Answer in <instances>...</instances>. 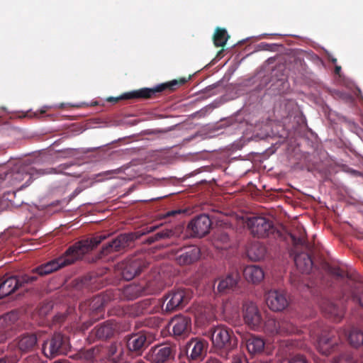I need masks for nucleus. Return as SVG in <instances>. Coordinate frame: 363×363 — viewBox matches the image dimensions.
I'll return each instance as SVG.
<instances>
[{"label": "nucleus", "instance_id": "nucleus-1", "mask_svg": "<svg viewBox=\"0 0 363 363\" xmlns=\"http://www.w3.org/2000/svg\"><path fill=\"white\" fill-rule=\"evenodd\" d=\"M106 238V235H99L91 239L77 242L69 247L63 255L34 269L32 273H37L40 276H44L69 265L82 259L86 253L92 250Z\"/></svg>", "mask_w": 363, "mask_h": 363}, {"label": "nucleus", "instance_id": "nucleus-2", "mask_svg": "<svg viewBox=\"0 0 363 363\" xmlns=\"http://www.w3.org/2000/svg\"><path fill=\"white\" fill-rule=\"evenodd\" d=\"M187 81L188 79L182 77L179 79H174L167 83L158 84L153 88H142L130 92L125 93L120 97H110L108 99V101L117 102L121 99H150L156 96L157 94L167 90L169 91H173L178 87L184 85Z\"/></svg>", "mask_w": 363, "mask_h": 363}, {"label": "nucleus", "instance_id": "nucleus-3", "mask_svg": "<svg viewBox=\"0 0 363 363\" xmlns=\"http://www.w3.org/2000/svg\"><path fill=\"white\" fill-rule=\"evenodd\" d=\"M52 173L51 169H37L30 165H22L12 169L5 167L0 168V182H31L38 179L40 176Z\"/></svg>", "mask_w": 363, "mask_h": 363}, {"label": "nucleus", "instance_id": "nucleus-4", "mask_svg": "<svg viewBox=\"0 0 363 363\" xmlns=\"http://www.w3.org/2000/svg\"><path fill=\"white\" fill-rule=\"evenodd\" d=\"M345 329L340 331L335 330H323L318 336L315 346L318 351L323 355L328 356L335 352L340 343V337L346 335Z\"/></svg>", "mask_w": 363, "mask_h": 363}, {"label": "nucleus", "instance_id": "nucleus-5", "mask_svg": "<svg viewBox=\"0 0 363 363\" xmlns=\"http://www.w3.org/2000/svg\"><path fill=\"white\" fill-rule=\"evenodd\" d=\"M211 340L215 350H224L228 352L236 346L237 342L233 332L225 326H218L213 329Z\"/></svg>", "mask_w": 363, "mask_h": 363}, {"label": "nucleus", "instance_id": "nucleus-6", "mask_svg": "<svg viewBox=\"0 0 363 363\" xmlns=\"http://www.w3.org/2000/svg\"><path fill=\"white\" fill-rule=\"evenodd\" d=\"M245 223L249 228L251 234L259 238L268 237L274 231L272 220L265 217H249L246 218Z\"/></svg>", "mask_w": 363, "mask_h": 363}, {"label": "nucleus", "instance_id": "nucleus-7", "mask_svg": "<svg viewBox=\"0 0 363 363\" xmlns=\"http://www.w3.org/2000/svg\"><path fill=\"white\" fill-rule=\"evenodd\" d=\"M67 350V340L60 333L54 334L52 338L43 345V352L49 358L66 354Z\"/></svg>", "mask_w": 363, "mask_h": 363}, {"label": "nucleus", "instance_id": "nucleus-8", "mask_svg": "<svg viewBox=\"0 0 363 363\" xmlns=\"http://www.w3.org/2000/svg\"><path fill=\"white\" fill-rule=\"evenodd\" d=\"M264 329L270 335L291 334L296 331L291 322L286 320H277L272 317L267 318L264 325Z\"/></svg>", "mask_w": 363, "mask_h": 363}, {"label": "nucleus", "instance_id": "nucleus-9", "mask_svg": "<svg viewBox=\"0 0 363 363\" xmlns=\"http://www.w3.org/2000/svg\"><path fill=\"white\" fill-rule=\"evenodd\" d=\"M243 318L245 323L253 330L262 326V317L255 303L246 302L243 305Z\"/></svg>", "mask_w": 363, "mask_h": 363}, {"label": "nucleus", "instance_id": "nucleus-10", "mask_svg": "<svg viewBox=\"0 0 363 363\" xmlns=\"http://www.w3.org/2000/svg\"><path fill=\"white\" fill-rule=\"evenodd\" d=\"M211 221L206 214H201L192 219L187 225V229L192 237L201 238L209 233Z\"/></svg>", "mask_w": 363, "mask_h": 363}, {"label": "nucleus", "instance_id": "nucleus-11", "mask_svg": "<svg viewBox=\"0 0 363 363\" xmlns=\"http://www.w3.org/2000/svg\"><path fill=\"white\" fill-rule=\"evenodd\" d=\"M190 299L188 292L183 289H177L170 292L166 297L164 309L172 311L184 306Z\"/></svg>", "mask_w": 363, "mask_h": 363}, {"label": "nucleus", "instance_id": "nucleus-12", "mask_svg": "<svg viewBox=\"0 0 363 363\" xmlns=\"http://www.w3.org/2000/svg\"><path fill=\"white\" fill-rule=\"evenodd\" d=\"M267 306L273 311H281L289 305L286 294L281 291L271 290L265 295Z\"/></svg>", "mask_w": 363, "mask_h": 363}, {"label": "nucleus", "instance_id": "nucleus-13", "mask_svg": "<svg viewBox=\"0 0 363 363\" xmlns=\"http://www.w3.org/2000/svg\"><path fill=\"white\" fill-rule=\"evenodd\" d=\"M157 228V226L146 227L144 229L137 232L135 235L133 234H121L116 238L113 240L115 250L117 252L124 249L128 245V242L133 240L135 238H137L141 235L153 232Z\"/></svg>", "mask_w": 363, "mask_h": 363}, {"label": "nucleus", "instance_id": "nucleus-14", "mask_svg": "<svg viewBox=\"0 0 363 363\" xmlns=\"http://www.w3.org/2000/svg\"><path fill=\"white\" fill-rule=\"evenodd\" d=\"M200 253V249L197 246H188L179 251L176 260L180 265L190 264L199 259Z\"/></svg>", "mask_w": 363, "mask_h": 363}, {"label": "nucleus", "instance_id": "nucleus-15", "mask_svg": "<svg viewBox=\"0 0 363 363\" xmlns=\"http://www.w3.org/2000/svg\"><path fill=\"white\" fill-rule=\"evenodd\" d=\"M172 350L168 345L152 347L147 354V360L152 363H163L172 356Z\"/></svg>", "mask_w": 363, "mask_h": 363}, {"label": "nucleus", "instance_id": "nucleus-16", "mask_svg": "<svg viewBox=\"0 0 363 363\" xmlns=\"http://www.w3.org/2000/svg\"><path fill=\"white\" fill-rule=\"evenodd\" d=\"M169 324L176 336L185 335L191 330V320L185 316H176L172 319Z\"/></svg>", "mask_w": 363, "mask_h": 363}, {"label": "nucleus", "instance_id": "nucleus-17", "mask_svg": "<svg viewBox=\"0 0 363 363\" xmlns=\"http://www.w3.org/2000/svg\"><path fill=\"white\" fill-rule=\"evenodd\" d=\"M240 276L238 272H233L218 279L217 290L219 293H227L238 284Z\"/></svg>", "mask_w": 363, "mask_h": 363}, {"label": "nucleus", "instance_id": "nucleus-18", "mask_svg": "<svg viewBox=\"0 0 363 363\" xmlns=\"http://www.w3.org/2000/svg\"><path fill=\"white\" fill-rule=\"evenodd\" d=\"M207 342L204 340L192 338L187 343V350L190 352L189 357L196 359L200 357L207 347Z\"/></svg>", "mask_w": 363, "mask_h": 363}, {"label": "nucleus", "instance_id": "nucleus-19", "mask_svg": "<svg viewBox=\"0 0 363 363\" xmlns=\"http://www.w3.org/2000/svg\"><path fill=\"white\" fill-rule=\"evenodd\" d=\"M146 343L147 337L144 333L133 334L127 340V347L130 352H140Z\"/></svg>", "mask_w": 363, "mask_h": 363}, {"label": "nucleus", "instance_id": "nucleus-20", "mask_svg": "<svg viewBox=\"0 0 363 363\" xmlns=\"http://www.w3.org/2000/svg\"><path fill=\"white\" fill-rule=\"evenodd\" d=\"M244 276L247 281L252 284H257L264 279V272L259 266L249 265L244 269Z\"/></svg>", "mask_w": 363, "mask_h": 363}, {"label": "nucleus", "instance_id": "nucleus-21", "mask_svg": "<svg viewBox=\"0 0 363 363\" xmlns=\"http://www.w3.org/2000/svg\"><path fill=\"white\" fill-rule=\"evenodd\" d=\"M267 250L264 245L259 242H255L250 245L247 250L248 257L253 261H259L264 258Z\"/></svg>", "mask_w": 363, "mask_h": 363}, {"label": "nucleus", "instance_id": "nucleus-22", "mask_svg": "<svg viewBox=\"0 0 363 363\" xmlns=\"http://www.w3.org/2000/svg\"><path fill=\"white\" fill-rule=\"evenodd\" d=\"M17 277L12 276L0 282V298L10 295L18 288Z\"/></svg>", "mask_w": 363, "mask_h": 363}, {"label": "nucleus", "instance_id": "nucleus-23", "mask_svg": "<svg viewBox=\"0 0 363 363\" xmlns=\"http://www.w3.org/2000/svg\"><path fill=\"white\" fill-rule=\"evenodd\" d=\"M294 262L297 269L301 273L308 274L312 269V259L311 257L306 253L298 254L294 258Z\"/></svg>", "mask_w": 363, "mask_h": 363}, {"label": "nucleus", "instance_id": "nucleus-24", "mask_svg": "<svg viewBox=\"0 0 363 363\" xmlns=\"http://www.w3.org/2000/svg\"><path fill=\"white\" fill-rule=\"evenodd\" d=\"M140 262L138 260H133L126 264L122 270V276L126 280L133 279L137 274L141 272Z\"/></svg>", "mask_w": 363, "mask_h": 363}, {"label": "nucleus", "instance_id": "nucleus-25", "mask_svg": "<svg viewBox=\"0 0 363 363\" xmlns=\"http://www.w3.org/2000/svg\"><path fill=\"white\" fill-rule=\"evenodd\" d=\"M113 324L110 321H106L96 326L93 333L99 339H106L113 334Z\"/></svg>", "mask_w": 363, "mask_h": 363}, {"label": "nucleus", "instance_id": "nucleus-26", "mask_svg": "<svg viewBox=\"0 0 363 363\" xmlns=\"http://www.w3.org/2000/svg\"><path fill=\"white\" fill-rule=\"evenodd\" d=\"M143 286L139 284H129L122 290V297L127 300H133L138 298L143 292Z\"/></svg>", "mask_w": 363, "mask_h": 363}, {"label": "nucleus", "instance_id": "nucleus-27", "mask_svg": "<svg viewBox=\"0 0 363 363\" xmlns=\"http://www.w3.org/2000/svg\"><path fill=\"white\" fill-rule=\"evenodd\" d=\"M246 347L250 353L258 354L262 352L264 347V342L260 337L251 336L246 341Z\"/></svg>", "mask_w": 363, "mask_h": 363}, {"label": "nucleus", "instance_id": "nucleus-28", "mask_svg": "<svg viewBox=\"0 0 363 363\" xmlns=\"http://www.w3.org/2000/svg\"><path fill=\"white\" fill-rule=\"evenodd\" d=\"M37 338L34 335H26L22 336L18 342V347L22 352H27L31 350L36 344Z\"/></svg>", "mask_w": 363, "mask_h": 363}, {"label": "nucleus", "instance_id": "nucleus-29", "mask_svg": "<svg viewBox=\"0 0 363 363\" xmlns=\"http://www.w3.org/2000/svg\"><path fill=\"white\" fill-rule=\"evenodd\" d=\"M347 340L354 347L363 345V331L357 328H352L347 334Z\"/></svg>", "mask_w": 363, "mask_h": 363}, {"label": "nucleus", "instance_id": "nucleus-30", "mask_svg": "<svg viewBox=\"0 0 363 363\" xmlns=\"http://www.w3.org/2000/svg\"><path fill=\"white\" fill-rule=\"evenodd\" d=\"M229 38L230 36L225 28H217L213 37V43L216 47L223 48Z\"/></svg>", "mask_w": 363, "mask_h": 363}, {"label": "nucleus", "instance_id": "nucleus-31", "mask_svg": "<svg viewBox=\"0 0 363 363\" xmlns=\"http://www.w3.org/2000/svg\"><path fill=\"white\" fill-rule=\"evenodd\" d=\"M325 313L333 317L335 320H340L343 316V311L338 308L333 302L328 301L323 306Z\"/></svg>", "mask_w": 363, "mask_h": 363}, {"label": "nucleus", "instance_id": "nucleus-32", "mask_svg": "<svg viewBox=\"0 0 363 363\" xmlns=\"http://www.w3.org/2000/svg\"><path fill=\"white\" fill-rule=\"evenodd\" d=\"M172 234L173 233L171 230L165 229L159 233H157L155 235L152 236H150L147 238V242L148 243H152L161 239L170 238L172 235Z\"/></svg>", "mask_w": 363, "mask_h": 363}, {"label": "nucleus", "instance_id": "nucleus-33", "mask_svg": "<svg viewBox=\"0 0 363 363\" xmlns=\"http://www.w3.org/2000/svg\"><path fill=\"white\" fill-rule=\"evenodd\" d=\"M229 237L226 233H221L215 237V245L217 248L225 249L228 247Z\"/></svg>", "mask_w": 363, "mask_h": 363}, {"label": "nucleus", "instance_id": "nucleus-34", "mask_svg": "<svg viewBox=\"0 0 363 363\" xmlns=\"http://www.w3.org/2000/svg\"><path fill=\"white\" fill-rule=\"evenodd\" d=\"M38 277L33 274H23L20 277H17L18 281V286H22L24 284H30L37 280Z\"/></svg>", "mask_w": 363, "mask_h": 363}, {"label": "nucleus", "instance_id": "nucleus-35", "mask_svg": "<svg viewBox=\"0 0 363 363\" xmlns=\"http://www.w3.org/2000/svg\"><path fill=\"white\" fill-rule=\"evenodd\" d=\"M16 319L15 313H9L0 318V326L6 327L13 323Z\"/></svg>", "mask_w": 363, "mask_h": 363}, {"label": "nucleus", "instance_id": "nucleus-36", "mask_svg": "<svg viewBox=\"0 0 363 363\" xmlns=\"http://www.w3.org/2000/svg\"><path fill=\"white\" fill-rule=\"evenodd\" d=\"M335 363H357L352 354L344 353L334 359Z\"/></svg>", "mask_w": 363, "mask_h": 363}, {"label": "nucleus", "instance_id": "nucleus-37", "mask_svg": "<svg viewBox=\"0 0 363 363\" xmlns=\"http://www.w3.org/2000/svg\"><path fill=\"white\" fill-rule=\"evenodd\" d=\"M280 363H306V360L303 356L296 355L289 359H283Z\"/></svg>", "mask_w": 363, "mask_h": 363}, {"label": "nucleus", "instance_id": "nucleus-38", "mask_svg": "<svg viewBox=\"0 0 363 363\" xmlns=\"http://www.w3.org/2000/svg\"><path fill=\"white\" fill-rule=\"evenodd\" d=\"M114 252H117L115 250V247L113 245V242L111 240V242H108L107 244L103 246L102 247V253L104 255H108Z\"/></svg>", "mask_w": 363, "mask_h": 363}, {"label": "nucleus", "instance_id": "nucleus-39", "mask_svg": "<svg viewBox=\"0 0 363 363\" xmlns=\"http://www.w3.org/2000/svg\"><path fill=\"white\" fill-rule=\"evenodd\" d=\"M118 347H119V345L114 342V343H112L109 347H108V355L110 357H112L113 355H115L118 350Z\"/></svg>", "mask_w": 363, "mask_h": 363}, {"label": "nucleus", "instance_id": "nucleus-40", "mask_svg": "<svg viewBox=\"0 0 363 363\" xmlns=\"http://www.w3.org/2000/svg\"><path fill=\"white\" fill-rule=\"evenodd\" d=\"M291 238L295 245H304L306 244V240H305V238L303 235H301L298 238H296L294 235H292Z\"/></svg>", "mask_w": 363, "mask_h": 363}, {"label": "nucleus", "instance_id": "nucleus-41", "mask_svg": "<svg viewBox=\"0 0 363 363\" xmlns=\"http://www.w3.org/2000/svg\"><path fill=\"white\" fill-rule=\"evenodd\" d=\"M331 273L333 274H334L335 276H336L337 277H341L342 278V277H344V276H345L344 272H342L339 268H333L331 270Z\"/></svg>", "mask_w": 363, "mask_h": 363}, {"label": "nucleus", "instance_id": "nucleus-42", "mask_svg": "<svg viewBox=\"0 0 363 363\" xmlns=\"http://www.w3.org/2000/svg\"><path fill=\"white\" fill-rule=\"evenodd\" d=\"M205 363H221V362L216 358L210 357Z\"/></svg>", "mask_w": 363, "mask_h": 363}, {"label": "nucleus", "instance_id": "nucleus-43", "mask_svg": "<svg viewBox=\"0 0 363 363\" xmlns=\"http://www.w3.org/2000/svg\"><path fill=\"white\" fill-rule=\"evenodd\" d=\"M231 363H242V359L240 357H234Z\"/></svg>", "mask_w": 363, "mask_h": 363}, {"label": "nucleus", "instance_id": "nucleus-44", "mask_svg": "<svg viewBox=\"0 0 363 363\" xmlns=\"http://www.w3.org/2000/svg\"><path fill=\"white\" fill-rule=\"evenodd\" d=\"M357 300L359 301V304L363 308V292L360 294L359 297L357 298Z\"/></svg>", "mask_w": 363, "mask_h": 363}, {"label": "nucleus", "instance_id": "nucleus-45", "mask_svg": "<svg viewBox=\"0 0 363 363\" xmlns=\"http://www.w3.org/2000/svg\"><path fill=\"white\" fill-rule=\"evenodd\" d=\"M180 213V211H172L167 213L168 216H173L174 214Z\"/></svg>", "mask_w": 363, "mask_h": 363}, {"label": "nucleus", "instance_id": "nucleus-46", "mask_svg": "<svg viewBox=\"0 0 363 363\" xmlns=\"http://www.w3.org/2000/svg\"><path fill=\"white\" fill-rule=\"evenodd\" d=\"M340 69H341V67H340V66H336V67H335V73L338 74V73H339V72L340 71Z\"/></svg>", "mask_w": 363, "mask_h": 363}, {"label": "nucleus", "instance_id": "nucleus-47", "mask_svg": "<svg viewBox=\"0 0 363 363\" xmlns=\"http://www.w3.org/2000/svg\"><path fill=\"white\" fill-rule=\"evenodd\" d=\"M351 173H352V174H354V175L360 174V173H359V172H357V171H355V170H352V171H351Z\"/></svg>", "mask_w": 363, "mask_h": 363}, {"label": "nucleus", "instance_id": "nucleus-48", "mask_svg": "<svg viewBox=\"0 0 363 363\" xmlns=\"http://www.w3.org/2000/svg\"><path fill=\"white\" fill-rule=\"evenodd\" d=\"M0 363H6V361L4 358H0Z\"/></svg>", "mask_w": 363, "mask_h": 363}, {"label": "nucleus", "instance_id": "nucleus-49", "mask_svg": "<svg viewBox=\"0 0 363 363\" xmlns=\"http://www.w3.org/2000/svg\"><path fill=\"white\" fill-rule=\"evenodd\" d=\"M103 174L112 175V174H113V172H107L103 173Z\"/></svg>", "mask_w": 363, "mask_h": 363}, {"label": "nucleus", "instance_id": "nucleus-50", "mask_svg": "<svg viewBox=\"0 0 363 363\" xmlns=\"http://www.w3.org/2000/svg\"><path fill=\"white\" fill-rule=\"evenodd\" d=\"M331 61H332V62H333V63L335 64V63L337 62V59H335V58H333V59L331 60Z\"/></svg>", "mask_w": 363, "mask_h": 363}, {"label": "nucleus", "instance_id": "nucleus-51", "mask_svg": "<svg viewBox=\"0 0 363 363\" xmlns=\"http://www.w3.org/2000/svg\"><path fill=\"white\" fill-rule=\"evenodd\" d=\"M26 186H28L27 184H24L21 187V189H23V188H26Z\"/></svg>", "mask_w": 363, "mask_h": 363}, {"label": "nucleus", "instance_id": "nucleus-52", "mask_svg": "<svg viewBox=\"0 0 363 363\" xmlns=\"http://www.w3.org/2000/svg\"><path fill=\"white\" fill-rule=\"evenodd\" d=\"M113 177L110 176V177H106V178H105V179H113Z\"/></svg>", "mask_w": 363, "mask_h": 363}, {"label": "nucleus", "instance_id": "nucleus-53", "mask_svg": "<svg viewBox=\"0 0 363 363\" xmlns=\"http://www.w3.org/2000/svg\"><path fill=\"white\" fill-rule=\"evenodd\" d=\"M75 193H76V194H77L80 193V191H77V190H76V191H75Z\"/></svg>", "mask_w": 363, "mask_h": 363}, {"label": "nucleus", "instance_id": "nucleus-54", "mask_svg": "<svg viewBox=\"0 0 363 363\" xmlns=\"http://www.w3.org/2000/svg\"><path fill=\"white\" fill-rule=\"evenodd\" d=\"M135 363H145V362H143V361H138V362H135Z\"/></svg>", "mask_w": 363, "mask_h": 363}, {"label": "nucleus", "instance_id": "nucleus-55", "mask_svg": "<svg viewBox=\"0 0 363 363\" xmlns=\"http://www.w3.org/2000/svg\"><path fill=\"white\" fill-rule=\"evenodd\" d=\"M200 182H207V181L206 179H202Z\"/></svg>", "mask_w": 363, "mask_h": 363}, {"label": "nucleus", "instance_id": "nucleus-56", "mask_svg": "<svg viewBox=\"0 0 363 363\" xmlns=\"http://www.w3.org/2000/svg\"><path fill=\"white\" fill-rule=\"evenodd\" d=\"M211 182H216L215 179H213Z\"/></svg>", "mask_w": 363, "mask_h": 363}, {"label": "nucleus", "instance_id": "nucleus-57", "mask_svg": "<svg viewBox=\"0 0 363 363\" xmlns=\"http://www.w3.org/2000/svg\"><path fill=\"white\" fill-rule=\"evenodd\" d=\"M262 188H266V186L265 185H262Z\"/></svg>", "mask_w": 363, "mask_h": 363}, {"label": "nucleus", "instance_id": "nucleus-58", "mask_svg": "<svg viewBox=\"0 0 363 363\" xmlns=\"http://www.w3.org/2000/svg\"><path fill=\"white\" fill-rule=\"evenodd\" d=\"M264 46L269 47V45L268 44H265Z\"/></svg>", "mask_w": 363, "mask_h": 363}]
</instances>
